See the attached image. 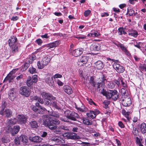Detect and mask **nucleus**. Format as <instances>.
<instances>
[{"instance_id":"obj_1","label":"nucleus","mask_w":146,"mask_h":146,"mask_svg":"<svg viewBox=\"0 0 146 146\" xmlns=\"http://www.w3.org/2000/svg\"><path fill=\"white\" fill-rule=\"evenodd\" d=\"M51 117L45 115L43 119V124L46 126H47L51 130H54L57 129V126L52 124Z\"/></svg>"},{"instance_id":"obj_2","label":"nucleus","mask_w":146,"mask_h":146,"mask_svg":"<svg viewBox=\"0 0 146 146\" xmlns=\"http://www.w3.org/2000/svg\"><path fill=\"white\" fill-rule=\"evenodd\" d=\"M6 102H4L1 106V109L0 111V114L3 115H5L6 117L9 118L12 115V111L10 109L6 108L4 110L6 107Z\"/></svg>"},{"instance_id":"obj_3","label":"nucleus","mask_w":146,"mask_h":146,"mask_svg":"<svg viewBox=\"0 0 146 146\" xmlns=\"http://www.w3.org/2000/svg\"><path fill=\"white\" fill-rule=\"evenodd\" d=\"M17 40V38L16 37L13 36L8 40L9 45L11 47L12 52L13 53L17 52L18 51V48L16 45V42Z\"/></svg>"},{"instance_id":"obj_4","label":"nucleus","mask_w":146,"mask_h":146,"mask_svg":"<svg viewBox=\"0 0 146 146\" xmlns=\"http://www.w3.org/2000/svg\"><path fill=\"white\" fill-rule=\"evenodd\" d=\"M64 113L67 118L74 121H76V119L80 117L79 116L77 113L69 110L66 111L64 112Z\"/></svg>"},{"instance_id":"obj_5","label":"nucleus","mask_w":146,"mask_h":146,"mask_svg":"<svg viewBox=\"0 0 146 146\" xmlns=\"http://www.w3.org/2000/svg\"><path fill=\"white\" fill-rule=\"evenodd\" d=\"M105 96L108 99H110L111 98L114 100H116L119 98L118 93L117 90H110L107 92Z\"/></svg>"},{"instance_id":"obj_6","label":"nucleus","mask_w":146,"mask_h":146,"mask_svg":"<svg viewBox=\"0 0 146 146\" xmlns=\"http://www.w3.org/2000/svg\"><path fill=\"white\" fill-rule=\"evenodd\" d=\"M19 92L21 95L26 97H28L31 93L29 88L25 86L20 88Z\"/></svg>"},{"instance_id":"obj_7","label":"nucleus","mask_w":146,"mask_h":146,"mask_svg":"<svg viewBox=\"0 0 146 146\" xmlns=\"http://www.w3.org/2000/svg\"><path fill=\"white\" fill-rule=\"evenodd\" d=\"M52 76L50 74H47L45 78V82L51 87H53L54 83Z\"/></svg>"},{"instance_id":"obj_8","label":"nucleus","mask_w":146,"mask_h":146,"mask_svg":"<svg viewBox=\"0 0 146 146\" xmlns=\"http://www.w3.org/2000/svg\"><path fill=\"white\" fill-rule=\"evenodd\" d=\"M113 68L119 73H122L125 70L124 68L119 64L114 62L113 65Z\"/></svg>"},{"instance_id":"obj_9","label":"nucleus","mask_w":146,"mask_h":146,"mask_svg":"<svg viewBox=\"0 0 146 146\" xmlns=\"http://www.w3.org/2000/svg\"><path fill=\"white\" fill-rule=\"evenodd\" d=\"M115 44L118 47H119L124 52L126 55L129 56H131V54L127 49V48L125 47L123 44L119 42H118V43H115Z\"/></svg>"},{"instance_id":"obj_10","label":"nucleus","mask_w":146,"mask_h":146,"mask_svg":"<svg viewBox=\"0 0 146 146\" xmlns=\"http://www.w3.org/2000/svg\"><path fill=\"white\" fill-rule=\"evenodd\" d=\"M42 97L46 100H50V99L53 100H55L56 98L52 96L50 93H46L45 92H42L41 94Z\"/></svg>"},{"instance_id":"obj_11","label":"nucleus","mask_w":146,"mask_h":146,"mask_svg":"<svg viewBox=\"0 0 146 146\" xmlns=\"http://www.w3.org/2000/svg\"><path fill=\"white\" fill-rule=\"evenodd\" d=\"M17 118H18L17 121L19 124H24L26 122L27 118L23 115H19Z\"/></svg>"},{"instance_id":"obj_12","label":"nucleus","mask_w":146,"mask_h":146,"mask_svg":"<svg viewBox=\"0 0 146 146\" xmlns=\"http://www.w3.org/2000/svg\"><path fill=\"white\" fill-rule=\"evenodd\" d=\"M29 139L31 141L35 143H39L41 141L42 139L37 136L34 137L29 136Z\"/></svg>"},{"instance_id":"obj_13","label":"nucleus","mask_w":146,"mask_h":146,"mask_svg":"<svg viewBox=\"0 0 146 146\" xmlns=\"http://www.w3.org/2000/svg\"><path fill=\"white\" fill-rule=\"evenodd\" d=\"M94 66L97 69L101 70L104 67V64L102 61L98 60L94 63Z\"/></svg>"},{"instance_id":"obj_14","label":"nucleus","mask_w":146,"mask_h":146,"mask_svg":"<svg viewBox=\"0 0 146 146\" xmlns=\"http://www.w3.org/2000/svg\"><path fill=\"white\" fill-rule=\"evenodd\" d=\"M84 49L82 48H79L74 50L72 52L73 55L75 57H77L80 56L83 53Z\"/></svg>"},{"instance_id":"obj_15","label":"nucleus","mask_w":146,"mask_h":146,"mask_svg":"<svg viewBox=\"0 0 146 146\" xmlns=\"http://www.w3.org/2000/svg\"><path fill=\"white\" fill-rule=\"evenodd\" d=\"M100 113V111L97 110H95L94 111H91L90 112L87 113V115L92 119L95 118L96 115Z\"/></svg>"},{"instance_id":"obj_16","label":"nucleus","mask_w":146,"mask_h":146,"mask_svg":"<svg viewBox=\"0 0 146 146\" xmlns=\"http://www.w3.org/2000/svg\"><path fill=\"white\" fill-rule=\"evenodd\" d=\"M58 131L56 130L55 131H54L56 133H59L60 132V131L61 130H64L67 132L69 131V127L66 125H61L58 127Z\"/></svg>"},{"instance_id":"obj_17","label":"nucleus","mask_w":146,"mask_h":146,"mask_svg":"<svg viewBox=\"0 0 146 146\" xmlns=\"http://www.w3.org/2000/svg\"><path fill=\"white\" fill-rule=\"evenodd\" d=\"M138 129L143 134L146 133V124L143 123L138 126Z\"/></svg>"},{"instance_id":"obj_18","label":"nucleus","mask_w":146,"mask_h":146,"mask_svg":"<svg viewBox=\"0 0 146 146\" xmlns=\"http://www.w3.org/2000/svg\"><path fill=\"white\" fill-rule=\"evenodd\" d=\"M100 46L98 43H94L92 44L90 47L91 50L98 51L100 49Z\"/></svg>"},{"instance_id":"obj_19","label":"nucleus","mask_w":146,"mask_h":146,"mask_svg":"<svg viewBox=\"0 0 146 146\" xmlns=\"http://www.w3.org/2000/svg\"><path fill=\"white\" fill-rule=\"evenodd\" d=\"M60 43V41L59 40L53 42H51L48 44L46 46L49 47V48H53L54 47L57 46Z\"/></svg>"},{"instance_id":"obj_20","label":"nucleus","mask_w":146,"mask_h":146,"mask_svg":"<svg viewBox=\"0 0 146 146\" xmlns=\"http://www.w3.org/2000/svg\"><path fill=\"white\" fill-rule=\"evenodd\" d=\"M67 137L69 139H79V137L77 135L76 133H68L67 135Z\"/></svg>"},{"instance_id":"obj_21","label":"nucleus","mask_w":146,"mask_h":146,"mask_svg":"<svg viewBox=\"0 0 146 146\" xmlns=\"http://www.w3.org/2000/svg\"><path fill=\"white\" fill-rule=\"evenodd\" d=\"M52 106L57 109H60L61 108V104L57 100H53L52 101Z\"/></svg>"},{"instance_id":"obj_22","label":"nucleus","mask_w":146,"mask_h":146,"mask_svg":"<svg viewBox=\"0 0 146 146\" xmlns=\"http://www.w3.org/2000/svg\"><path fill=\"white\" fill-rule=\"evenodd\" d=\"M21 141L22 142L24 145H26L28 142V138L25 135H22L19 136Z\"/></svg>"},{"instance_id":"obj_23","label":"nucleus","mask_w":146,"mask_h":146,"mask_svg":"<svg viewBox=\"0 0 146 146\" xmlns=\"http://www.w3.org/2000/svg\"><path fill=\"white\" fill-rule=\"evenodd\" d=\"M131 104V102L130 98L128 97L125 98L124 100H123V104L125 106H130Z\"/></svg>"},{"instance_id":"obj_24","label":"nucleus","mask_w":146,"mask_h":146,"mask_svg":"<svg viewBox=\"0 0 146 146\" xmlns=\"http://www.w3.org/2000/svg\"><path fill=\"white\" fill-rule=\"evenodd\" d=\"M15 70H13L12 71H11L9 74L6 77L5 79L9 80V82H10L11 81V80L15 77V76H12V74L13 73H14L15 72Z\"/></svg>"},{"instance_id":"obj_25","label":"nucleus","mask_w":146,"mask_h":146,"mask_svg":"<svg viewBox=\"0 0 146 146\" xmlns=\"http://www.w3.org/2000/svg\"><path fill=\"white\" fill-rule=\"evenodd\" d=\"M63 88L64 91L67 94H70L72 92V90L70 86L66 85L64 86Z\"/></svg>"},{"instance_id":"obj_26","label":"nucleus","mask_w":146,"mask_h":146,"mask_svg":"<svg viewBox=\"0 0 146 146\" xmlns=\"http://www.w3.org/2000/svg\"><path fill=\"white\" fill-rule=\"evenodd\" d=\"M31 100H32V101H35L38 102L41 104H44V102L43 99H42L41 98L37 96L32 97H31Z\"/></svg>"},{"instance_id":"obj_27","label":"nucleus","mask_w":146,"mask_h":146,"mask_svg":"<svg viewBox=\"0 0 146 146\" xmlns=\"http://www.w3.org/2000/svg\"><path fill=\"white\" fill-rule=\"evenodd\" d=\"M88 60V56H83L80 58L78 62H81L84 64H86Z\"/></svg>"},{"instance_id":"obj_28","label":"nucleus","mask_w":146,"mask_h":146,"mask_svg":"<svg viewBox=\"0 0 146 146\" xmlns=\"http://www.w3.org/2000/svg\"><path fill=\"white\" fill-rule=\"evenodd\" d=\"M15 92L14 91V89H11L10 91V93L9 94V98L10 100L12 101L15 98Z\"/></svg>"},{"instance_id":"obj_29","label":"nucleus","mask_w":146,"mask_h":146,"mask_svg":"<svg viewBox=\"0 0 146 146\" xmlns=\"http://www.w3.org/2000/svg\"><path fill=\"white\" fill-rule=\"evenodd\" d=\"M29 125L32 128H36L38 127L37 122L35 121H31L29 122Z\"/></svg>"},{"instance_id":"obj_30","label":"nucleus","mask_w":146,"mask_h":146,"mask_svg":"<svg viewBox=\"0 0 146 146\" xmlns=\"http://www.w3.org/2000/svg\"><path fill=\"white\" fill-rule=\"evenodd\" d=\"M48 112L49 114L52 116L56 117L58 118L60 117V115L58 112L56 111L50 112L49 111H48Z\"/></svg>"},{"instance_id":"obj_31","label":"nucleus","mask_w":146,"mask_h":146,"mask_svg":"<svg viewBox=\"0 0 146 146\" xmlns=\"http://www.w3.org/2000/svg\"><path fill=\"white\" fill-rule=\"evenodd\" d=\"M50 59L47 56H46L42 59V62L46 66L49 62Z\"/></svg>"},{"instance_id":"obj_32","label":"nucleus","mask_w":146,"mask_h":146,"mask_svg":"<svg viewBox=\"0 0 146 146\" xmlns=\"http://www.w3.org/2000/svg\"><path fill=\"white\" fill-rule=\"evenodd\" d=\"M33 82L32 80V78L30 76H29L28 77L27 81V84L29 87H30L32 85Z\"/></svg>"},{"instance_id":"obj_33","label":"nucleus","mask_w":146,"mask_h":146,"mask_svg":"<svg viewBox=\"0 0 146 146\" xmlns=\"http://www.w3.org/2000/svg\"><path fill=\"white\" fill-rule=\"evenodd\" d=\"M51 119L52 124L53 125H54V124L55 125H59L60 123V121L58 119L51 117Z\"/></svg>"},{"instance_id":"obj_34","label":"nucleus","mask_w":146,"mask_h":146,"mask_svg":"<svg viewBox=\"0 0 146 146\" xmlns=\"http://www.w3.org/2000/svg\"><path fill=\"white\" fill-rule=\"evenodd\" d=\"M18 122L16 118L13 119H9L8 120V123L9 125H13L15 124Z\"/></svg>"},{"instance_id":"obj_35","label":"nucleus","mask_w":146,"mask_h":146,"mask_svg":"<svg viewBox=\"0 0 146 146\" xmlns=\"http://www.w3.org/2000/svg\"><path fill=\"white\" fill-rule=\"evenodd\" d=\"M100 35V34L97 31H96V32L92 33H89L88 35L87 36H88L97 37L99 36Z\"/></svg>"},{"instance_id":"obj_36","label":"nucleus","mask_w":146,"mask_h":146,"mask_svg":"<svg viewBox=\"0 0 146 146\" xmlns=\"http://www.w3.org/2000/svg\"><path fill=\"white\" fill-rule=\"evenodd\" d=\"M38 68L39 69H42L43 68L46 66L43 63L42 61H38L37 64Z\"/></svg>"},{"instance_id":"obj_37","label":"nucleus","mask_w":146,"mask_h":146,"mask_svg":"<svg viewBox=\"0 0 146 146\" xmlns=\"http://www.w3.org/2000/svg\"><path fill=\"white\" fill-rule=\"evenodd\" d=\"M120 79L123 87L125 88H127V86L126 84V82L125 79L123 78H120Z\"/></svg>"},{"instance_id":"obj_38","label":"nucleus","mask_w":146,"mask_h":146,"mask_svg":"<svg viewBox=\"0 0 146 146\" xmlns=\"http://www.w3.org/2000/svg\"><path fill=\"white\" fill-rule=\"evenodd\" d=\"M83 122L85 124L87 125H90L92 124V122L91 121L86 119H83Z\"/></svg>"},{"instance_id":"obj_39","label":"nucleus","mask_w":146,"mask_h":146,"mask_svg":"<svg viewBox=\"0 0 146 146\" xmlns=\"http://www.w3.org/2000/svg\"><path fill=\"white\" fill-rule=\"evenodd\" d=\"M128 35L134 37H136L138 35V33L135 30H133L131 32L129 33Z\"/></svg>"},{"instance_id":"obj_40","label":"nucleus","mask_w":146,"mask_h":146,"mask_svg":"<svg viewBox=\"0 0 146 146\" xmlns=\"http://www.w3.org/2000/svg\"><path fill=\"white\" fill-rule=\"evenodd\" d=\"M20 141L19 137H15L14 140V143L16 145H19L20 144Z\"/></svg>"},{"instance_id":"obj_41","label":"nucleus","mask_w":146,"mask_h":146,"mask_svg":"<svg viewBox=\"0 0 146 146\" xmlns=\"http://www.w3.org/2000/svg\"><path fill=\"white\" fill-rule=\"evenodd\" d=\"M127 13H128L130 16H132L133 15H135V14L134 13L135 12L134 11L131 9H127Z\"/></svg>"},{"instance_id":"obj_42","label":"nucleus","mask_w":146,"mask_h":146,"mask_svg":"<svg viewBox=\"0 0 146 146\" xmlns=\"http://www.w3.org/2000/svg\"><path fill=\"white\" fill-rule=\"evenodd\" d=\"M59 137H53L50 139V140L51 141H53L56 143H58L59 141Z\"/></svg>"},{"instance_id":"obj_43","label":"nucleus","mask_w":146,"mask_h":146,"mask_svg":"<svg viewBox=\"0 0 146 146\" xmlns=\"http://www.w3.org/2000/svg\"><path fill=\"white\" fill-rule=\"evenodd\" d=\"M38 76L37 75H34L32 78V80L33 83H36L38 81Z\"/></svg>"},{"instance_id":"obj_44","label":"nucleus","mask_w":146,"mask_h":146,"mask_svg":"<svg viewBox=\"0 0 146 146\" xmlns=\"http://www.w3.org/2000/svg\"><path fill=\"white\" fill-rule=\"evenodd\" d=\"M75 37L78 39V40H80L86 38V36L84 35H81V36H75Z\"/></svg>"},{"instance_id":"obj_45","label":"nucleus","mask_w":146,"mask_h":146,"mask_svg":"<svg viewBox=\"0 0 146 146\" xmlns=\"http://www.w3.org/2000/svg\"><path fill=\"white\" fill-rule=\"evenodd\" d=\"M29 71L31 73L33 74L36 72V69L33 67H30L29 69Z\"/></svg>"},{"instance_id":"obj_46","label":"nucleus","mask_w":146,"mask_h":146,"mask_svg":"<svg viewBox=\"0 0 146 146\" xmlns=\"http://www.w3.org/2000/svg\"><path fill=\"white\" fill-rule=\"evenodd\" d=\"M100 80L101 81L102 84H104L106 82H107L106 77L103 75L100 78Z\"/></svg>"},{"instance_id":"obj_47","label":"nucleus","mask_w":146,"mask_h":146,"mask_svg":"<svg viewBox=\"0 0 146 146\" xmlns=\"http://www.w3.org/2000/svg\"><path fill=\"white\" fill-rule=\"evenodd\" d=\"M108 87L111 88H114L115 86V84L113 82H109L108 84Z\"/></svg>"},{"instance_id":"obj_48","label":"nucleus","mask_w":146,"mask_h":146,"mask_svg":"<svg viewBox=\"0 0 146 146\" xmlns=\"http://www.w3.org/2000/svg\"><path fill=\"white\" fill-rule=\"evenodd\" d=\"M64 139V138L59 137L58 144H62L63 143H65V140Z\"/></svg>"},{"instance_id":"obj_49","label":"nucleus","mask_w":146,"mask_h":146,"mask_svg":"<svg viewBox=\"0 0 146 146\" xmlns=\"http://www.w3.org/2000/svg\"><path fill=\"white\" fill-rule=\"evenodd\" d=\"M31 108L36 113H38L39 112L38 109L36 107V106H33L31 107Z\"/></svg>"},{"instance_id":"obj_50","label":"nucleus","mask_w":146,"mask_h":146,"mask_svg":"<svg viewBox=\"0 0 146 146\" xmlns=\"http://www.w3.org/2000/svg\"><path fill=\"white\" fill-rule=\"evenodd\" d=\"M133 133L134 135H137L138 134V131L136 128L133 127Z\"/></svg>"},{"instance_id":"obj_51","label":"nucleus","mask_w":146,"mask_h":146,"mask_svg":"<svg viewBox=\"0 0 146 146\" xmlns=\"http://www.w3.org/2000/svg\"><path fill=\"white\" fill-rule=\"evenodd\" d=\"M13 129L15 131L16 133H17L19 130L20 127L19 125H16L15 126Z\"/></svg>"},{"instance_id":"obj_52","label":"nucleus","mask_w":146,"mask_h":146,"mask_svg":"<svg viewBox=\"0 0 146 146\" xmlns=\"http://www.w3.org/2000/svg\"><path fill=\"white\" fill-rule=\"evenodd\" d=\"M29 64L28 63H25V64L23 65V70H25L29 67Z\"/></svg>"},{"instance_id":"obj_53","label":"nucleus","mask_w":146,"mask_h":146,"mask_svg":"<svg viewBox=\"0 0 146 146\" xmlns=\"http://www.w3.org/2000/svg\"><path fill=\"white\" fill-rule=\"evenodd\" d=\"M90 82L94 87L96 86V83L95 82L93 79H91L90 80Z\"/></svg>"},{"instance_id":"obj_54","label":"nucleus","mask_w":146,"mask_h":146,"mask_svg":"<svg viewBox=\"0 0 146 146\" xmlns=\"http://www.w3.org/2000/svg\"><path fill=\"white\" fill-rule=\"evenodd\" d=\"M89 103L91 105H92V104H94L96 106V104L91 99H87Z\"/></svg>"},{"instance_id":"obj_55","label":"nucleus","mask_w":146,"mask_h":146,"mask_svg":"<svg viewBox=\"0 0 146 146\" xmlns=\"http://www.w3.org/2000/svg\"><path fill=\"white\" fill-rule=\"evenodd\" d=\"M91 11L90 10H88L84 12V15L85 16L87 17L90 14Z\"/></svg>"},{"instance_id":"obj_56","label":"nucleus","mask_w":146,"mask_h":146,"mask_svg":"<svg viewBox=\"0 0 146 146\" xmlns=\"http://www.w3.org/2000/svg\"><path fill=\"white\" fill-rule=\"evenodd\" d=\"M62 76L60 74H56L53 76V78H61Z\"/></svg>"},{"instance_id":"obj_57","label":"nucleus","mask_w":146,"mask_h":146,"mask_svg":"<svg viewBox=\"0 0 146 146\" xmlns=\"http://www.w3.org/2000/svg\"><path fill=\"white\" fill-rule=\"evenodd\" d=\"M45 101L44 104L45 105H50L52 104L51 102L49 100H47Z\"/></svg>"},{"instance_id":"obj_58","label":"nucleus","mask_w":146,"mask_h":146,"mask_svg":"<svg viewBox=\"0 0 146 146\" xmlns=\"http://www.w3.org/2000/svg\"><path fill=\"white\" fill-rule=\"evenodd\" d=\"M123 30V27L119 28L118 29V33L119 35H121L122 34V32Z\"/></svg>"},{"instance_id":"obj_59","label":"nucleus","mask_w":146,"mask_h":146,"mask_svg":"<svg viewBox=\"0 0 146 146\" xmlns=\"http://www.w3.org/2000/svg\"><path fill=\"white\" fill-rule=\"evenodd\" d=\"M10 133L13 136H14L17 133H16L15 131L13 129H12L10 131Z\"/></svg>"},{"instance_id":"obj_60","label":"nucleus","mask_w":146,"mask_h":146,"mask_svg":"<svg viewBox=\"0 0 146 146\" xmlns=\"http://www.w3.org/2000/svg\"><path fill=\"white\" fill-rule=\"evenodd\" d=\"M35 57H34V56L31 57L30 58L29 60V62L30 63H32L33 61L34 60H35Z\"/></svg>"},{"instance_id":"obj_61","label":"nucleus","mask_w":146,"mask_h":146,"mask_svg":"<svg viewBox=\"0 0 146 146\" xmlns=\"http://www.w3.org/2000/svg\"><path fill=\"white\" fill-rule=\"evenodd\" d=\"M118 124L119 126L121 128H123L125 126L121 121H119Z\"/></svg>"},{"instance_id":"obj_62","label":"nucleus","mask_w":146,"mask_h":146,"mask_svg":"<svg viewBox=\"0 0 146 146\" xmlns=\"http://www.w3.org/2000/svg\"><path fill=\"white\" fill-rule=\"evenodd\" d=\"M107 92L106 91V90L103 88L102 90H101V91L100 92L104 96L106 95V94L107 93Z\"/></svg>"},{"instance_id":"obj_63","label":"nucleus","mask_w":146,"mask_h":146,"mask_svg":"<svg viewBox=\"0 0 146 146\" xmlns=\"http://www.w3.org/2000/svg\"><path fill=\"white\" fill-rule=\"evenodd\" d=\"M68 118L67 119L66 118H60V120H61L62 121H64L65 122H69V120H68Z\"/></svg>"},{"instance_id":"obj_64","label":"nucleus","mask_w":146,"mask_h":146,"mask_svg":"<svg viewBox=\"0 0 146 146\" xmlns=\"http://www.w3.org/2000/svg\"><path fill=\"white\" fill-rule=\"evenodd\" d=\"M126 88H125L124 87L123 88H122L121 89V93L124 94H125L126 93Z\"/></svg>"}]
</instances>
